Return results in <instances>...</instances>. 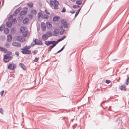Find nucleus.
<instances>
[{"label": "nucleus", "mask_w": 129, "mask_h": 129, "mask_svg": "<svg viewBox=\"0 0 129 129\" xmlns=\"http://www.w3.org/2000/svg\"><path fill=\"white\" fill-rule=\"evenodd\" d=\"M81 8H80L78 11L75 14V16L76 17L78 14L79 13V12L80 11V10L81 9Z\"/></svg>", "instance_id": "obj_31"}, {"label": "nucleus", "mask_w": 129, "mask_h": 129, "mask_svg": "<svg viewBox=\"0 0 129 129\" xmlns=\"http://www.w3.org/2000/svg\"><path fill=\"white\" fill-rule=\"evenodd\" d=\"M48 16L47 15H45L44 16H43V18L44 19H47L48 18Z\"/></svg>", "instance_id": "obj_36"}, {"label": "nucleus", "mask_w": 129, "mask_h": 129, "mask_svg": "<svg viewBox=\"0 0 129 129\" xmlns=\"http://www.w3.org/2000/svg\"><path fill=\"white\" fill-rule=\"evenodd\" d=\"M73 8H77V6L76 5H74L73 6Z\"/></svg>", "instance_id": "obj_45"}, {"label": "nucleus", "mask_w": 129, "mask_h": 129, "mask_svg": "<svg viewBox=\"0 0 129 129\" xmlns=\"http://www.w3.org/2000/svg\"><path fill=\"white\" fill-rule=\"evenodd\" d=\"M20 31L22 33L23 36L25 37H28L30 35V33L28 31L27 28L25 27H21L20 28Z\"/></svg>", "instance_id": "obj_1"}, {"label": "nucleus", "mask_w": 129, "mask_h": 129, "mask_svg": "<svg viewBox=\"0 0 129 129\" xmlns=\"http://www.w3.org/2000/svg\"><path fill=\"white\" fill-rule=\"evenodd\" d=\"M11 21L13 23H15L16 22L17 20L16 19L14 18L12 19Z\"/></svg>", "instance_id": "obj_33"}, {"label": "nucleus", "mask_w": 129, "mask_h": 129, "mask_svg": "<svg viewBox=\"0 0 129 129\" xmlns=\"http://www.w3.org/2000/svg\"><path fill=\"white\" fill-rule=\"evenodd\" d=\"M31 12L32 13H33L35 14H37V13H36V11L35 10H32L31 11Z\"/></svg>", "instance_id": "obj_34"}, {"label": "nucleus", "mask_w": 129, "mask_h": 129, "mask_svg": "<svg viewBox=\"0 0 129 129\" xmlns=\"http://www.w3.org/2000/svg\"><path fill=\"white\" fill-rule=\"evenodd\" d=\"M33 42L35 43V44H37L38 45H42L43 43L41 41L38 39H36Z\"/></svg>", "instance_id": "obj_9"}, {"label": "nucleus", "mask_w": 129, "mask_h": 129, "mask_svg": "<svg viewBox=\"0 0 129 129\" xmlns=\"http://www.w3.org/2000/svg\"><path fill=\"white\" fill-rule=\"evenodd\" d=\"M41 27L42 30L44 31H45L46 30V27L45 26V23L43 22H42L41 23Z\"/></svg>", "instance_id": "obj_12"}, {"label": "nucleus", "mask_w": 129, "mask_h": 129, "mask_svg": "<svg viewBox=\"0 0 129 129\" xmlns=\"http://www.w3.org/2000/svg\"><path fill=\"white\" fill-rule=\"evenodd\" d=\"M19 66L24 70H25L26 69V67L24 64L20 63L19 64Z\"/></svg>", "instance_id": "obj_19"}, {"label": "nucleus", "mask_w": 129, "mask_h": 129, "mask_svg": "<svg viewBox=\"0 0 129 129\" xmlns=\"http://www.w3.org/2000/svg\"><path fill=\"white\" fill-rule=\"evenodd\" d=\"M43 16L41 13H39L38 14V20L40 21L43 18Z\"/></svg>", "instance_id": "obj_10"}, {"label": "nucleus", "mask_w": 129, "mask_h": 129, "mask_svg": "<svg viewBox=\"0 0 129 129\" xmlns=\"http://www.w3.org/2000/svg\"><path fill=\"white\" fill-rule=\"evenodd\" d=\"M61 24L63 25L64 27L67 28L68 26L67 22L64 20H62L61 21Z\"/></svg>", "instance_id": "obj_11"}, {"label": "nucleus", "mask_w": 129, "mask_h": 129, "mask_svg": "<svg viewBox=\"0 0 129 129\" xmlns=\"http://www.w3.org/2000/svg\"><path fill=\"white\" fill-rule=\"evenodd\" d=\"M79 7L80 6H78V5L77 6V7Z\"/></svg>", "instance_id": "obj_49"}, {"label": "nucleus", "mask_w": 129, "mask_h": 129, "mask_svg": "<svg viewBox=\"0 0 129 129\" xmlns=\"http://www.w3.org/2000/svg\"><path fill=\"white\" fill-rule=\"evenodd\" d=\"M11 52H9V54L5 55L4 58V61L5 62H9V60H11L12 57L10 55L11 54Z\"/></svg>", "instance_id": "obj_4"}, {"label": "nucleus", "mask_w": 129, "mask_h": 129, "mask_svg": "<svg viewBox=\"0 0 129 129\" xmlns=\"http://www.w3.org/2000/svg\"><path fill=\"white\" fill-rule=\"evenodd\" d=\"M12 45L14 47H21V44L18 42H14L12 43Z\"/></svg>", "instance_id": "obj_8"}, {"label": "nucleus", "mask_w": 129, "mask_h": 129, "mask_svg": "<svg viewBox=\"0 0 129 129\" xmlns=\"http://www.w3.org/2000/svg\"><path fill=\"white\" fill-rule=\"evenodd\" d=\"M120 88L121 90H125V86L124 85H122L120 87Z\"/></svg>", "instance_id": "obj_17"}, {"label": "nucleus", "mask_w": 129, "mask_h": 129, "mask_svg": "<svg viewBox=\"0 0 129 129\" xmlns=\"http://www.w3.org/2000/svg\"><path fill=\"white\" fill-rule=\"evenodd\" d=\"M47 27L48 28H51L52 27V25L51 23L49 22H47L46 23Z\"/></svg>", "instance_id": "obj_16"}, {"label": "nucleus", "mask_w": 129, "mask_h": 129, "mask_svg": "<svg viewBox=\"0 0 129 129\" xmlns=\"http://www.w3.org/2000/svg\"><path fill=\"white\" fill-rule=\"evenodd\" d=\"M45 44L47 45V46H49L50 45L53 44L52 45L50 46L49 48V51H51V49L53 48L55 46L56 44H57V42H56V41H46L45 42Z\"/></svg>", "instance_id": "obj_2"}, {"label": "nucleus", "mask_w": 129, "mask_h": 129, "mask_svg": "<svg viewBox=\"0 0 129 129\" xmlns=\"http://www.w3.org/2000/svg\"><path fill=\"white\" fill-rule=\"evenodd\" d=\"M129 81V77H128V78H127L126 81V85H127Z\"/></svg>", "instance_id": "obj_35"}, {"label": "nucleus", "mask_w": 129, "mask_h": 129, "mask_svg": "<svg viewBox=\"0 0 129 129\" xmlns=\"http://www.w3.org/2000/svg\"><path fill=\"white\" fill-rule=\"evenodd\" d=\"M6 25L7 26L10 27L12 26V24L9 21H7L6 23Z\"/></svg>", "instance_id": "obj_20"}, {"label": "nucleus", "mask_w": 129, "mask_h": 129, "mask_svg": "<svg viewBox=\"0 0 129 129\" xmlns=\"http://www.w3.org/2000/svg\"><path fill=\"white\" fill-rule=\"evenodd\" d=\"M21 10V7L18 8L15 11L13 15L14 16H15L16 15L19 13Z\"/></svg>", "instance_id": "obj_14"}, {"label": "nucleus", "mask_w": 129, "mask_h": 129, "mask_svg": "<svg viewBox=\"0 0 129 129\" xmlns=\"http://www.w3.org/2000/svg\"><path fill=\"white\" fill-rule=\"evenodd\" d=\"M46 34L49 37L51 36H52V34L50 31H48L46 33Z\"/></svg>", "instance_id": "obj_25"}, {"label": "nucleus", "mask_w": 129, "mask_h": 129, "mask_svg": "<svg viewBox=\"0 0 129 129\" xmlns=\"http://www.w3.org/2000/svg\"><path fill=\"white\" fill-rule=\"evenodd\" d=\"M31 46H26L24 48L26 49H27L30 48H31Z\"/></svg>", "instance_id": "obj_37"}, {"label": "nucleus", "mask_w": 129, "mask_h": 129, "mask_svg": "<svg viewBox=\"0 0 129 129\" xmlns=\"http://www.w3.org/2000/svg\"><path fill=\"white\" fill-rule=\"evenodd\" d=\"M110 82H111V81L110 80H107L106 81V82L107 83L109 84Z\"/></svg>", "instance_id": "obj_43"}, {"label": "nucleus", "mask_w": 129, "mask_h": 129, "mask_svg": "<svg viewBox=\"0 0 129 129\" xmlns=\"http://www.w3.org/2000/svg\"><path fill=\"white\" fill-rule=\"evenodd\" d=\"M4 32L6 34H8L9 32V30L8 28H6L4 30Z\"/></svg>", "instance_id": "obj_23"}, {"label": "nucleus", "mask_w": 129, "mask_h": 129, "mask_svg": "<svg viewBox=\"0 0 129 129\" xmlns=\"http://www.w3.org/2000/svg\"><path fill=\"white\" fill-rule=\"evenodd\" d=\"M50 3L51 7H53L55 9H58V5L59 4L57 1L56 0H54L53 1L50 0Z\"/></svg>", "instance_id": "obj_3"}, {"label": "nucleus", "mask_w": 129, "mask_h": 129, "mask_svg": "<svg viewBox=\"0 0 129 129\" xmlns=\"http://www.w3.org/2000/svg\"><path fill=\"white\" fill-rule=\"evenodd\" d=\"M29 21L28 19L27 18H26L23 20V23L24 24H26L28 23Z\"/></svg>", "instance_id": "obj_21"}, {"label": "nucleus", "mask_w": 129, "mask_h": 129, "mask_svg": "<svg viewBox=\"0 0 129 129\" xmlns=\"http://www.w3.org/2000/svg\"><path fill=\"white\" fill-rule=\"evenodd\" d=\"M26 11H21L20 13V15H24L26 14Z\"/></svg>", "instance_id": "obj_24"}, {"label": "nucleus", "mask_w": 129, "mask_h": 129, "mask_svg": "<svg viewBox=\"0 0 129 129\" xmlns=\"http://www.w3.org/2000/svg\"><path fill=\"white\" fill-rule=\"evenodd\" d=\"M49 38V37L47 34H44L42 37V39L44 41H45L47 40Z\"/></svg>", "instance_id": "obj_13"}, {"label": "nucleus", "mask_w": 129, "mask_h": 129, "mask_svg": "<svg viewBox=\"0 0 129 129\" xmlns=\"http://www.w3.org/2000/svg\"><path fill=\"white\" fill-rule=\"evenodd\" d=\"M39 59L37 57L35 58L34 60V61L35 62H37V61Z\"/></svg>", "instance_id": "obj_38"}, {"label": "nucleus", "mask_w": 129, "mask_h": 129, "mask_svg": "<svg viewBox=\"0 0 129 129\" xmlns=\"http://www.w3.org/2000/svg\"><path fill=\"white\" fill-rule=\"evenodd\" d=\"M65 30L64 29H62L60 32V34L62 35L65 32Z\"/></svg>", "instance_id": "obj_30"}, {"label": "nucleus", "mask_w": 129, "mask_h": 129, "mask_svg": "<svg viewBox=\"0 0 129 129\" xmlns=\"http://www.w3.org/2000/svg\"><path fill=\"white\" fill-rule=\"evenodd\" d=\"M23 36L19 35L16 37L17 40L21 43H23L25 41V38Z\"/></svg>", "instance_id": "obj_5"}, {"label": "nucleus", "mask_w": 129, "mask_h": 129, "mask_svg": "<svg viewBox=\"0 0 129 129\" xmlns=\"http://www.w3.org/2000/svg\"><path fill=\"white\" fill-rule=\"evenodd\" d=\"M66 11V9L64 7L63 8L62 10L61 11V12H65Z\"/></svg>", "instance_id": "obj_39"}, {"label": "nucleus", "mask_w": 129, "mask_h": 129, "mask_svg": "<svg viewBox=\"0 0 129 129\" xmlns=\"http://www.w3.org/2000/svg\"><path fill=\"white\" fill-rule=\"evenodd\" d=\"M15 54L17 56H18L19 55L18 53L17 52H16L15 53Z\"/></svg>", "instance_id": "obj_46"}, {"label": "nucleus", "mask_w": 129, "mask_h": 129, "mask_svg": "<svg viewBox=\"0 0 129 129\" xmlns=\"http://www.w3.org/2000/svg\"><path fill=\"white\" fill-rule=\"evenodd\" d=\"M66 37V36H63L62 38H61V39H63V40L64 38Z\"/></svg>", "instance_id": "obj_47"}, {"label": "nucleus", "mask_w": 129, "mask_h": 129, "mask_svg": "<svg viewBox=\"0 0 129 129\" xmlns=\"http://www.w3.org/2000/svg\"><path fill=\"white\" fill-rule=\"evenodd\" d=\"M48 14H49V13H48Z\"/></svg>", "instance_id": "obj_50"}, {"label": "nucleus", "mask_w": 129, "mask_h": 129, "mask_svg": "<svg viewBox=\"0 0 129 129\" xmlns=\"http://www.w3.org/2000/svg\"><path fill=\"white\" fill-rule=\"evenodd\" d=\"M27 5L29 7L31 8L33 7V5L32 2H30L27 4Z\"/></svg>", "instance_id": "obj_28"}, {"label": "nucleus", "mask_w": 129, "mask_h": 129, "mask_svg": "<svg viewBox=\"0 0 129 129\" xmlns=\"http://www.w3.org/2000/svg\"><path fill=\"white\" fill-rule=\"evenodd\" d=\"M16 67V65L13 63L10 64L8 66V69L12 70H14Z\"/></svg>", "instance_id": "obj_7"}, {"label": "nucleus", "mask_w": 129, "mask_h": 129, "mask_svg": "<svg viewBox=\"0 0 129 129\" xmlns=\"http://www.w3.org/2000/svg\"><path fill=\"white\" fill-rule=\"evenodd\" d=\"M13 17V16L12 15H11L9 17L8 20L9 21H10L11 20H12V18Z\"/></svg>", "instance_id": "obj_32"}, {"label": "nucleus", "mask_w": 129, "mask_h": 129, "mask_svg": "<svg viewBox=\"0 0 129 129\" xmlns=\"http://www.w3.org/2000/svg\"><path fill=\"white\" fill-rule=\"evenodd\" d=\"M3 110L2 109H0V112H1L2 114H3Z\"/></svg>", "instance_id": "obj_44"}, {"label": "nucleus", "mask_w": 129, "mask_h": 129, "mask_svg": "<svg viewBox=\"0 0 129 129\" xmlns=\"http://www.w3.org/2000/svg\"><path fill=\"white\" fill-rule=\"evenodd\" d=\"M0 50L4 51H7V50L5 48L2 47H0Z\"/></svg>", "instance_id": "obj_29"}, {"label": "nucleus", "mask_w": 129, "mask_h": 129, "mask_svg": "<svg viewBox=\"0 0 129 129\" xmlns=\"http://www.w3.org/2000/svg\"><path fill=\"white\" fill-rule=\"evenodd\" d=\"M64 46L63 47L61 50H59V51H58L57 52L58 53L59 52H60V51H62L64 49Z\"/></svg>", "instance_id": "obj_42"}, {"label": "nucleus", "mask_w": 129, "mask_h": 129, "mask_svg": "<svg viewBox=\"0 0 129 129\" xmlns=\"http://www.w3.org/2000/svg\"><path fill=\"white\" fill-rule=\"evenodd\" d=\"M5 27V25H2L0 27V30L1 31H2L4 29Z\"/></svg>", "instance_id": "obj_22"}, {"label": "nucleus", "mask_w": 129, "mask_h": 129, "mask_svg": "<svg viewBox=\"0 0 129 129\" xmlns=\"http://www.w3.org/2000/svg\"><path fill=\"white\" fill-rule=\"evenodd\" d=\"M62 40H63V39H61H61H59V40H57V41H56V42H57V43H58V42H60V41H62Z\"/></svg>", "instance_id": "obj_40"}, {"label": "nucleus", "mask_w": 129, "mask_h": 129, "mask_svg": "<svg viewBox=\"0 0 129 129\" xmlns=\"http://www.w3.org/2000/svg\"><path fill=\"white\" fill-rule=\"evenodd\" d=\"M59 17L58 16H56L54 17L53 18V20L54 21H58L59 19Z\"/></svg>", "instance_id": "obj_18"}, {"label": "nucleus", "mask_w": 129, "mask_h": 129, "mask_svg": "<svg viewBox=\"0 0 129 129\" xmlns=\"http://www.w3.org/2000/svg\"><path fill=\"white\" fill-rule=\"evenodd\" d=\"M53 33L55 34H57L59 33V30L57 29H55L53 31Z\"/></svg>", "instance_id": "obj_26"}, {"label": "nucleus", "mask_w": 129, "mask_h": 129, "mask_svg": "<svg viewBox=\"0 0 129 129\" xmlns=\"http://www.w3.org/2000/svg\"><path fill=\"white\" fill-rule=\"evenodd\" d=\"M7 41L8 42L10 41L12 39V37L10 35H9L7 36Z\"/></svg>", "instance_id": "obj_15"}, {"label": "nucleus", "mask_w": 129, "mask_h": 129, "mask_svg": "<svg viewBox=\"0 0 129 129\" xmlns=\"http://www.w3.org/2000/svg\"><path fill=\"white\" fill-rule=\"evenodd\" d=\"M4 90H3V91H2L0 92V94H1V96H3V94H4Z\"/></svg>", "instance_id": "obj_41"}, {"label": "nucleus", "mask_w": 129, "mask_h": 129, "mask_svg": "<svg viewBox=\"0 0 129 129\" xmlns=\"http://www.w3.org/2000/svg\"><path fill=\"white\" fill-rule=\"evenodd\" d=\"M36 53V52H34V54L35 55V54Z\"/></svg>", "instance_id": "obj_48"}, {"label": "nucleus", "mask_w": 129, "mask_h": 129, "mask_svg": "<svg viewBox=\"0 0 129 129\" xmlns=\"http://www.w3.org/2000/svg\"><path fill=\"white\" fill-rule=\"evenodd\" d=\"M76 3L79 5H81L82 3V2L80 0H77L76 2Z\"/></svg>", "instance_id": "obj_27"}, {"label": "nucleus", "mask_w": 129, "mask_h": 129, "mask_svg": "<svg viewBox=\"0 0 129 129\" xmlns=\"http://www.w3.org/2000/svg\"><path fill=\"white\" fill-rule=\"evenodd\" d=\"M31 52V51L30 50L24 48L23 49H21V52L24 54H30Z\"/></svg>", "instance_id": "obj_6"}]
</instances>
